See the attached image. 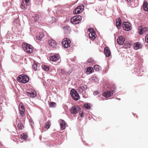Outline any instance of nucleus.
Masks as SVG:
<instances>
[{"instance_id": "obj_15", "label": "nucleus", "mask_w": 148, "mask_h": 148, "mask_svg": "<svg viewBox=\"0 0 148 148\" xmlns=\"http://www.w3.org/2000/svg\"><path fill=\"white\" fill-rule=\"evenodd\" d=\"M104 53L106 56L109 57L111 55V52L109 47H106L104 49Z\"/></svg>"}, {"instance_id": "obj_39", "label": "nucleus", "mask_w": 148, "mask_h": 148, "mask_svg": "<svg viewBox=\"0 0 148 148\" xmlns=\"http://www.w3.org/2000/svg\"><path fill=\"white\" fill-rule=\"evenodd\" d=\"M50 18V19H52V20L51 21H50L49 22L50 23H53V22H54L55 21V18L53 17V16H52V17H51Z\"/></svg>"}, {"instance_id": "obj_2", "label": "nucleus", "mask_w": 148, "mask_h": 148, "mask_svg": "<svg viewBox=\"0 0 148 148\" xmlns=\"http://www.w3.org/2000/svg\"><path fill=\"white\" fill-rule=\"evenodd\" d=\"M17 80L22 83H25L27 82L29 80V78L25 75H19L17 78Z\"/></svg>"}, {"instance_id": "obj_29", "label": "nucleus", "mask_w": 148, "mask_h": 148, "mask_svg": "<svg viewBox=\"0 0 148 148\" xmlns=\"http://www.w3.org/2000/svg\"><path fill=\"white\" fill-rule=\"evenodd\" d=\"M90 104L88 103H86L84 105V107L86 109L89 110L90 108Z\"/></svg>"}, {"instance_id": "obj_18", "label": "nucleus", "mask_w": 148, "mask_h": 148, "mask_svg": "<svg viewBox=\"0 0 148 148\" xmlns=\"http://www.w3.org/2000/svg\"><path fill=\"white\" fill-rule=\"evenodd\" d=\"M59 58V55L58 54L55 55L50 57V59L52 61H56Z\"/></svg>"}, {"instance_id": "obj_41", "label": "nucleus", "mask_w": 148, "mask_h": 148, "mask_svg": "<svg viewBox=\"0 0 148 148\" xmlns=\"http://www.w3.org/2000/svg\"><path fill=\"white\" fill-rule=\"evenodd\" d=\"M145 40L146 42L147 43H148V34L145 37Z\"/></svg>"}, {"instance_id": "obj_20", "label": "nucleus", "mask_w": 148, "mask_h": 148, "mask_svg": "<svg viewBox=\"0 0 148 148\" xmlns=\"http://www.w3.org/2000/svg\"><path fill=\"white\" fill-rule=\"evenodd\" d=\"M121 21L120 18H119L116 21V25L117 28L118 29H120L121 27Z\"/></svg>"}, {"instance_id": "obj_9", "label": "nucleus", "mask_w": 148, "mask_h": 148, "mask_svg": "<svg viewBox=\"0 0 148 148\" xmlns=\"http://www.w3.org/2000/svg\"><path fill=\"white\" fill-rule=\"evenodd\" d=\"M29 0H23L21 6V9L24 10L26 9L29 5Z\"/></svg>"}, {"instance_id": "obj_11", "label": "nucleus", "mask_w": 148, "mask_h": 148, "mask_svg": "<svg viewBox=\"0 0 148 148\" xmlns=\"http://www.w3.org/2000/svg\"><path fill=\"white\" fill-rule=\"evenodd\" d=\"M48 43L51 47L55 49L56 47V43L55 41L53 39H50L48 40Z\"/></svg>"}, {"instance_id": "obj_30", "label": "nucleus", "mask_w": 148, "mask_h": 148, "mask_svg": "<svg viewBox=\"0 0 148 148\" xmlns=\"http://www.w3.org/2000/svg\"><path fill=\"white\" fill-rule=\"evenodd\" d=\"M38 64L37 63L34 62L32 66V68L34 70L36 71L37 70L38 68Z\"/></svg>"}, {"instance_id": "obj_35", "label": "nucleus", "mask_w": 148, "mask_h": 148, "mask_svg": "<svg viewBox=\"0 0 148 148\" xmlns=\"http://www.w3.org/2000/svg\"><path fill=\"white\" fill-rule=\"evenodd\" d=\"M50 126V122L48 121L45 125V127L46 128L48 129Z\"/></svg>"}, {"instance_id": "obj_1", "label": "nucleus", "mask_w": 148, "mask_h": 148, "mask_svg": "<svg viewBox=\"0 0 148 148\" xmlns=\"http://www.w3.org/2000/svg\"><path fill=\"white\" fill-rule=\"evenodd\" d=\"M23 50L27 52L31 53L33 51V47L29 44L23 43L22 45Z\"/></svg>"}, {"instance_id": "obj_34", "label": "nucleus", "mask_w": 148, "mask_h": 148, "mask_svg": "<svg viewBox=\"0 0 148 148\" xmlns=\"http://www.w3.org/2000/svg\"><path fill=\"white\" fill-rule=\"evenodd\" d=\"M18 129L20 130H22L23 127L24 126L21 123H19L17 125Z\"/></svg>"}, {"instance_id": "obj_24", "label": "nucleus", "mask_w": 148, "mask_h": 148, "mask_svg": "<svg viewBox=\"0 0 148 148\" xmlns=\"http://www.w3.org/2000/svg\"><path fill=\"white\" fill-rule=\"evenodd\" d=\"M143 8L145 11H148V4L147 2L145 1L144 2Z\"/></svg>"}, {"instance_id": "obj_4", "label": "nucleus", "mask_w": 148, "mask_h": 148, "mask_svg": "<svg viewBox=\"0 0 148 148\" xmlns=\"http://www.w3.org/2000/svg\"><path fill=\"white\" fill-rule=\"evenodd\" d=\"M115 92L114 88H111L110 90H107L106 92H104L103 94V95L106 97H108L112 96Z\"/></svg>"}, {"instance_id": "obj_8", "label": "nucleus", "mask_w": 148, "mask_h": 148, "mask_svg": "<svg viewBox=\"0 0 148 148\" xmlns=\"http://www.w3.org/2000/svg\"><path fill=\"white\" fill-rule=\"evenodd\" d=\"M88 30L90 32L89 34V37L92 40H94L96 37V35L93 28L89 29Z\"/></svg>"}, {"instance_id": "obj_23", "label": "nucleus", "mask_w": 148, "mask_h": 148, "mask_svg": "<svg viewBox=\"0 0 148 148\" xmlns=\"http://www.w3.org/2000/svg\"><path fill=\"white\" fill-rule=\"evenodd\" d=\"M141 47V45L139 42H138L134 44V48L136 50H138Z\"/></svg>"}, {"instance_id": "obj_43", "label": "nucleus", "mask_w": 148, "mask_h": 148, "mask_svg": "<svg viewBox=\"0 0 148 148\" xmlns=\"http://www.w3.org/2000/svg\"><path fill=\"white\" fill-rule=\"evenodd\" d=\"M98 94V92L97 91H95L93 92V95H96Z\"/></svg>"}, {"instance_id": "obj_32", "label": "nucleus", "mask_w": 148, "mask_h": 148, "mask_svg": "<svg viewBox=\"0 0 148 148\" xmlns=\"http://www.w3.org/2000/svg\"><path fill=\"white\" fill-rule=\"evenodd\" d=\"M94 68L97 71H99L101 70V67L98 65H95Z\"/></svg>"}, {"instance_id": "obj_13", "label": "nucleus", "mask_w": 148, "mask_h": 148, "mask_svg": "<svg viewBox=\"0 0 148 148\" xmlns=\"http://www.w3.org/2000/svg\"><path fill=\"white\" fill-rule=\"evenodd\" d=\"M19 110L21 116H23L24 113L25 111V109L23 104L21 103H20L19 105Z\"/></svg>"}, {"instance_id": "obj_27", "label": "nucleus", "mask_w": 148, "mask_h": 148, "mask_svg": "<svg viewBox=\"0 0 148 148\" xmlns=\"http://www.w3.org/2000/svg\"><path fill=\"white\" fill-rule=\"evenodd\" d=\"M135 73L137 76H140L142 75V74H140L141 71H140L139 69L137 68H135Z\"/></svg>"}, {"instance_id": "obj_28", "label": "nucleus", "mask_w": 148, "mask_h": 148, "mask_svg": "<svg viewBox=\"0 0 148 148\" xmlns=\"http://www.w3.org/2000/svg\"><path fill=\"white\" fill-rule=\"evenodd\" d=\"M45 36V34L43 32H41L40 33V34L39 36H37V38L38 39V40L40 39H41L42 38H43Z\"/></svg>"}, {"instance_id": "obj_42", "label": "nucleus", "mask_w": 148, "mask_h": 148, "mask_svg": "<svg viewBox=\"0 0 148 148\" xmlns=\"http://www.w3.org/2000/svg\"><path fill=\"white\" fill-rule=\"evenodd\" d=\"M61 73L62 74H65V71L62 69H60Z\"/></svg>"}, {"instance_id": "obj_45", "label": "nucleus", "mask_w": 148, "mask_h": 148, "mask_svg": "<svg viewBox=\"0 0 148 148\" xmlns=\"http://www.w3.org/2000/svg\"><path fill=\"white\" fill-rule=\"evenodd\" d=\"M80 115L81 117H83L84 116V113L82 112L80 114Z\"/></svg>"}, {"instance_id": "obj_17", "label": "nucleus", "mask_w": 148, "mask_h": 148, "mask_svg": "<svg viewBox=\"0 0 148 148\" xmlns=\"http://www.w3.org/2000/svg\"><path fill=\"white\" fill-rule=\"evenodd\" d=\"M60 128L62 130H64L65 129L66 124L65 121L63 120H60Z\"/></svg>"}, {"instance_id": "obj_3", "label": "nucleus", "mask_w": 148, "mask_h": 148, "mask_svg": "<svg viewBox=\"0 0 148 148\" xmlns=\"http://www.w3.org/2000/svg\"><path fill=\"white\" fill-rule=\"evenodd\" d=\"M82 17L79 15H76L73 16L71 19V21L73 24H76L79 23L81 21Z\"/></svg>"}, {"instance_id": "obj_37", "label": "nucleus", "mask_w": 148, "mask_h": 148, "mask_svg": "<svg viewBox=\"0 0 148 148\" xmlns=\"http://www.w3.org/2000/svg\"><path fill=\"white\" fill-rule=\"evenodd\" d=\"M56 105V103L54 102H50L49 103V106L51 107H55V105Z\"/></svg>"}, {"instance_id": "obj_46", "label": "nucleus", "mask_w": 148, "mask_h": 148, "mask_svg": "<svg viewBox=\"0 0 148 148\" xmlns=\"http://www.w3.org/2000/svg\"><path fill=\"white\" fill-rule=\"evenodd\" d=\"M130 47V44H129V47Z\"/></svg>"}, {"instance_id": "obj_40", "label": "nucleus", "mask_w": 148, "mask_h": 148, "mask_svg": "<svg viewBox=\"0 0 148 148\" xmlns=\"http://www.w3.org/2000/svg\"><path fill=\"white\" fill-rule=\"evenodd\" d=\"M29 122L32 126H33V125L34 124V122L33 120L32 119L30 118L29 119Z\"/></svg>"}, {"instance_id": "obj_7", "label": "nucleus", "mask_w": 148, "mask_h": 148, "mask_svg": "<svg viewBox=\"0 0 148 148\" xmlns=\"http://www.w3.org/2000/svg\"><path fill=\"white\" fill-rule=\"evenodd\" d=\"M123 29L127 31H129L132 29L130 24L128 22H124L122 24Z\"/></svg>"}, {"instance_id": "obj_12", "label": "nucleus", "mask_w": 148, "mask_h": 148, "mask_svg": "<svg viewBox=\"0 0 148 148\" xmlns=\"http://www.w3.org/2000/svg\"><path fill=\"white\" fill-rule=\"evenodd\" d=\"M138 34H139L142 35L143 33L145 32L148 30V28L147 27L142 28L141 26H140L138 28Z\"/></svg>"}, {"instance_id": "obj_5", "label": "nucleus", "mask_w": 148, "mask_h": 148, "mask_svg": "<svg viewBox=\"0 0 148 148\" xmlns=\"http://www.w3.org/2000/svg\"><path fill=\"white\" fill-rule=\"evenodd\" d=\"M70 94L73 98L75 100L77 101L79 99V95L75 90L72 89L70 91Z\"/></svg>"}, {"instance_id": "obj_16", "label": "nucleus", "mask_w": 148, "mask_h": 148, "mask_svg": "<svg viewBox=\"0 0 148 148\" xmlns=\"http://www.w3.org/2000/svg\"><path fill=\"white\" fill-rule=\"evenodd\" d=\"M83 8L80 5L79 6H78L73 11V12L74 13H75V14H79L81 11L82 12L83 11Z\"/></svg>"}, {"instance_id": "obj_25", "label": "nucleus", "mask_w": 148, "mask_h": 148, "mask_svg": "<svg viewBox=\"0 0 148 148\" xmlns=\"http://www.w3.org/2000/svg\"><path fill=\"white\" fill-rule=\"evenodd\" d=\"M32 18L34 22H36L37 21H38L39 18V15L37 14H34V16H33Z\"/></svg>"}, {"instance_id": "obj_47", "label": "nucleus", "mask_w": 148, "mask_h": 148, "mask_svg": "<svg viewBox=\"0 0 148 148\" xmlns=\"http://www.w3.org/2000/svg\"><path fill=\"white\" fill-rule=\"evenodd\" d=\"M119 99V100H120V99Z\"/></svg>"}, {"instance_id": "obj_44", "label": "nucleus", "mask_w": 148, "mask_h": 148, "mask_svg": "<svg viewBox=\"0 0 148 148\" xmlns=\"http://www.w3.org/2000/svg\"><path fill=\"white\" fill-rule=\"evenodd\" d=\"M72 70H70L69 71L67 72V73L68 74H70L71 73H72Z\"/></svg>"}, {"instance_id": "obj_19", "label": "nucleus", "mask_w": 148, "mask_h": 148, "mask_svg": "<svg viewBox=\"0 0 148 148\" xmlns=\"http://www.w3.org/2000/svg\"><path fill=\"white\" fill-rule=\"evenodd\" d=\"M13 15L14 17V23L16 24L18 23L19 22L18 14H14Z\"/></svg>"}, {"instance_id": "obj_22", "label": "nucleus", "mask_w": 148, "mask_h": 148, "mask_svg": "<svg viewBox=\"0 0 148 148\" xmlns=\"http://www.w3.org/2000/svg\"><path fill=\"white\" fill-rule=\"evenodd\" d=\"M87 88V86L86 85H84L83 86H82L78 88V90L79 92H82L86 90Z\"/></svg>"}, {"instance_id": "obj_31", "label": "nucleus", "mask_w": 148, "mask_h": 148, "mask_svg": "<svg viewBox=\"0 0 148 148\" xmlns=\"http://www.w3.org/2000/svg\"><path fill=\"white\" fill-rule=\"evenodd\" d=\"M42 68L44 70L46 71H48L49 70V68L48 66L45 65L42 66Z\"/></svg>"}, {"instance_id": "obj_36", "label": "nucleus", "mask_w": 148, "mask_h": 148, "mask_svg": "<svg viewBox=\"0 0 148 148\" xmlns=\"http://www.w3.org/2000/svg\"><path fill=\"white\" fill-rule=\"evenodd\" d=\"M27 136L24 134H22L21 135V138L23 139H25L26 138H27Z\"/></svg>"}, {"instance_id": "obj_38", "label": "nucleus", "mask_w": 148, "mask_h": 148, "mask_svg": "<svg viewBox=\"0 0 148 148\" xmlns=\"http://www.w3.org/2000/svg\"><path fill=\"white\" fill-rule=\"evenodd\" d=\"M93 62V59L92 58L89 59L87 60V62L90 64H92Z\"/></svg>"}, {"instance_id": "obj_33", "label": "nucleus", "mask_w": 148, "mask_h": 148, "mask_svg": "<svg viewBox=\"0 0 148 148\" xmlns=\"http://www.w3.org/2000/svg\"><path fill=\"white\" fill-rule=\"evenodd\" d=\"M28 95L31 97H34L36 96V94L34 92H28Z\"/></svg>"}, {"instance_id": "obj_21", "label": "nucleus", "mask_w": 148, "mask_h": 148, "mask_svg": "<svg viewBox=\"0 0 148 148\" xmlns=\"http://www.w3.org/2000/svg\"><path fill=\"white\" fill-rule=\"evenodd\" d=\"M64 33L66 34H69L70 33L71 29L69 26H66L64 27Z\"/></svg>"}, {"instance_id": "obj_26", "label": "nucleus", "mask_w": 148, "mask_h": 148, "mask_svg": "<svg viewBox=\"0 0 148 148\" xmlns=\"http://www.w3.org/2000/svg\"><path fill=\"white\" fill-rule=\"evenodd\" d=\"M93 70V68L91 67H89L87 68L86 70V73L87 74H90L92 73Z\"/></svg>"}, {"instance_id": "obj_14", "label": "nucleus", "mask_w": 148, "mask_h": 148, "mask_svg": "<svg viewBox=\"0 0 148 148\" xmlns=\"http://www.w3.org/2000/svg\"><path fill=\"white\" fill-rule=\"evenodd\" d=\"M125 39L123 36H120L117 39V42L119 44L122 45L123 44Z\"/></svg>"}, {"instance_id": "obj_6", "label": "nucleus", "mask_w": 148, "mask_h": 148, "mask_svg": "<svg viewBox=\"0 0 148 148\" xmlns=\"http://www.w3.org/2000/svg\"><path fill=\"white\" fill-rule=\"evenodd\" d=\"M71 43V41L69 39L65 38L62 40V44L64 48H67L70 47Z\"/></svg>"}, {"instance_id": "obj_10", "label": "nucleus", "mask_w": 148, "mask_h": 148, "mask_svg": "<svg viewBox=\"0 0 148 148\" xmlns=\"http://www.w3.org/2000/svg\"><path fill=\"white\" fill-rule=\"evenodd\" d=\"M81 110L80 108L77 107L73 106L71 109V113L76 114L78 113Z\"/></svg>"}]
</instances>
